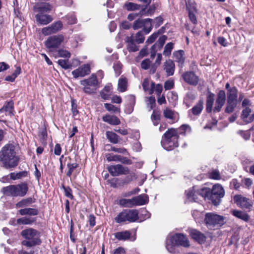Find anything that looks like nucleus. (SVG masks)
<instances>
[{
	"label": "nucleus",
	"instance_id": "obj_1",
	"mask_svg": "<svg viewBox=\"0 0 254 254\" xmlns=\"http://www.w3.org/2000/svg\"><path fill=\"white\" fill-rule=\"evenodd\" d=\"M186 194L189 201H196L197 195H199L205 200L211 201L214 205H217L220 203L221 199L224 197L225 190L221 185L216 184L213 186L212 189L204 187L196 190L194 187H193L186 190Z\"/></svg>",
	"mask_w": 254,
	"mask_h": 254
},
{
	"label": "nucleus",
	"instance_id": "obj_41",
	"mask_svg": "<svg viewBox=\"0 0 254 254\" xmlns=\"http://www.w3.org/2000/svg\"><path fill=\"white\" fill-rule=\"evenodd\" d=\"M119 205L125 207H132L133 203L132 198L131 199L122 198L119 200Z\"/></svg>",
	"mask_w": 254,
	"mask_h": 254
},
{
	"label": "nucleus",
	"instance_id": "obj_56",
	"mask_svg": "<svg viewBox=\"0 0 254 254\" xmlns=\"http://www.w3.org/2000/svg\"><path fill=\"white\" fill-rule=\"evenodd\" d=\"M104 107L108 111H112L114 113L120 111V109L119 108L111 104L105 103L104 104Z\"/></svg>",
	"mask_w": 254,
	"mask_h": 254
},
{
	"label": "nucleus",
	"instance_id": "obj_47",
	"mask_svg": "<svg viewBox=\"0 0 254 254\" xmlns=\"http://www.w3.org/2000/svg\"><path fill=\"white\" fill-rule=\"evenodd\" d=\"M174 44L172 42L167 43L165 47L163 52L164 55L166 56H169L171 55L172 50L173 49Z\"/></svg>",
	"mask_w": 254,
	"mask_h": 254
},
{
	"label": "nucleus",
	"instance_id": "obj_59",
	"mask_svg": "<svg viewBox=\"0 0 254 254\" xmlns=\"http://www.w3.org/2000/svg\"><path fill=\"white\" fill-rule=\"evenodd\" d=\"M174 86V82L173 80H168L164 83V88L166 90L172 89Z\"/></svg>",
	"mask_w": 254,
	"mask_h": 254
},
{
	"label": "nucleus",
	"instance_id": "obj_20",
	"mask_svg": "<svg viewBox=\"0 0 254 254\" xmlns=\"http://www.w3.org/2000/svg\"><path fill=\"white\" fill-rule=\"evenodd\" d=\"M190 235L191 238L199 244L204 243L206 241V236L203 233L195 229L190 230Z\"/></svg>",
	"mask_w": 254,
	"mask_h": 254
},
{
	"label": "nucleus",
	"instance_id": "obj_40",
	"mask_svg": "<svg viewBox=\"0 0 254 254\" xmlns=\"http://www.w3.org/2000/svg\"><path fill=\"white\" fill-rule=\"evenodd\" d=\"M203 102L202 100H200L198 103L194 106L191 109L192 113L194 115H199L203 108Z\"/></svg>",
	"mask_w": 254,
	"mask_h": 254
},
{
	"label": "nucleus",
	"instance_id": "obj_23",
	"mask_svg": "<svg viewBox=\"0 0 254 254\" xmlns=\"http://www.w3.org/2000/svg\"><path fill=\"white\" fill-rule=\"evenodd\" d=\"M133 206L145 204L148 201V197L145 194H140L132 197Z\"/></svg>",
	"mask_w": 254,
	"mask_h": 254
},
{
	"label": "nucleus",
	"instance_id": "obj_6",
	"mask_svg": "<svg viewBox=\"0 0 254 254\" xmlns=\"http://www.w3.org/2000/svg\"><path fill=\"white\" fill-rule=\"evenodd\" d=\"M225 218L223 216L213 213L205 214L204 222L206 227L210 230L217 229L224 225Z\"/></svg>",
	"mask_w": 254,
	"mask_h": 254
},
{
	"label": "nucleus",
	"instance_id": "obj_21",
	"mask_svg": "<svg viewBox=\"0 0 254 254\" xmlns=\"http://www.w3.org/2000/svg\"><path fill=\"white\" fill-rule=\"evenodd\" d=\"M18 164V160H0V166L6 169H12Z\"/></svg>",
	"mask_w": 254,
	"mask_h": 254
},
{
	"label": "nucleus",
	"instance_id": "obj_13",
	"mask_svg": "<svg viewBox=\"0 0 254 254\" xmlns=\"http://www.w3.org/2000/svg\"><path fill=\"white\" fill-rule=\"evenodd\" d=\"M107 169L113 176H118L121 175H126L128 174L129 172L127 168L125 167L120 164L109 166L107 167Z\"/></svg>",
	"mask_w": 254,
	"mask_h": 254
},
{
	"label": "nucleus",
	"instance_id": "obj_9",
	"mask_svg": "<svg viewBox=\"0 0 254 254\" xmlns=\"http://www.w3.org/2000/svg\"><path fill=\"white\" fill-rule=\"evenodd\" d=\"M17 148L12 144L4 145L0 151V159H15L17 158Z\"/></svg>",
	"mask_w": 254,
	"mask_h": 254
},
{
	"label": "nucleus",
	"instance_id": "obj_22",
	"mask_svg": "<svg viewBox=\"0 0 254 254\" xmlns=\"http://www.w3.org/2000/svg\"><path fill=\"white\" fill-rule=\"evenodd\" d=\"M52 6L49 3H37L34 6V9L39 13L49 12L52 10Z\"/></svg>",
	"mask_w": 254,
	"mask_h": 254
},
{
	"label": "nucleus",
	"instance_id": "obj_34",
	"mask_svg": "<svg viewBox=\"0 0 254 254\" xmlns=\"http://www.w3.org/2000/svg\"><path fill=\"white\" fill-rule=\"evenodd\" d=\"M162 91V86L160 84H155L154 82H151L150 88L149 89V93L152 94L154 92H155L157 96H159Z\"/></svg>",
	"mask_w": 254,
	"mask_h": 254
},
{
	"label": "nucleus",
	"instance_id": "obj_24",
	"mask_svg": "<svg viewBox=\"0 0 254 254\" xmlns=\"http://www.w3.org/2000/svg\"><path fill=\"white\" fill-rule=\"evenodd\" d=\"M164 69L165 70L167 76L173 75L175 66L172 60H168L166 61L164 63Z\"/></svg>",
	"mask_w": 254,
	"mask_h": 254
},
{
	"label": "nucleus",
	"instance_id": "obj_16",
	"mask_svg": "<svg viewBox=\"0 0 254 254\" xmlns=\"http://www.w3.org/2000/svg\"><path fill=\"white\" fill-rule=\"evenodd\" d=\"M90 67L89 64H84L72 71V74L75 78L84 77L90 74Z\"/></svg>",
	"mask_w": 254,
	"mask_h": 254
},
{
	"label": "nucleus",
	"instance_id": "obj_43",
	"mask_svg": "<svg viewBox=\"0 0 254 254\" xmlns=\"http://www.w3.org/2000/svg\"><path fill=\"white\" fill-rule=\"evenodd\" d=\"M27 175V172L22 171L18 173H11L10 174V177L12 180H15L21 179L22 178L25 177Z\"/></svg>",
	"mask_w": 254,
	"mask_h": 254
},
{
	"label": "nucleus",
	"instance_id": "obj_48",
	"mask_svg": "<svg viewBox=\"0 0 254 254\" xmlns=\"http://www.w3.org/2000/svg\"><path fill=\"white\" fill-rule=\"evenodd\" d=\"M178 131V134H185L186 132H190L191 128L190 126L186 125L181 126L179 128L176 129Z\"/></svg>",
	"mask_w": 254,
	"mask_h": 254
},
{
	"label": "nucleus",
	"instance_id": "obj_14",
	"mask_svg": "<svg viewBox=\"0 0 254 254\" xmlns=\"http://www.w3.org/2000/svg\"><path fill=\"white\" fill-rule=\"evenodd\" d=\"M226 102V93L224 90H220L217 94L214 112H219Z\"/></svg>",
	"mask_w": 254,
	"mask_h": 254
},
{
	"label": "nucleus",
	"instance_id": "obj_28",
	"mask_svg": "<svg viewBox=\"0 0 254 254\" xmlns=\"http://www.w3.org/2000/svg\"><path fill=\"white\" fill-rule=\"evenodd\" d=\"M232 214L236 217L240 219L245 222H247L250 219L249 215L241 210H233L232 211Z\"/></svg>",
	"mask_w": 254,
	"mask_h": 254
},
{
	"label": "nucleus",
	"instance_id": "obj_18",
	"mask_svg": "<svg viewBox=\"0 0 254 254\" xmlns=\"http://www.w3.org/2000/svg\"><path fill=\"white\" fill-rule=\"evenodd\" d=\"M35 18L36 21L41 25H47L53 20L51 15L42 13L37 14Z\"/></svg>",
	"mask_w": 254,
	"mask_h": 254
},
{
	"label": "nucleus",
	"instance_id": "obj_7",
	"mask_svg": "<svg viewBox=\"0 0 254 254\" xmlns=\"http://www.w3.org/2000/svg\"><path fill=\"white\" fill-rule=\"evenodd\" d=\"M80 83L83 86L84 93L91 94L96 92L99 82L96 74H92L89 78L81 80Z\"/></svg>",
	"mask_w": 254,
	"mask_h": 254
},
{
	"label": "nucleus",
	"instance_id": "obj_64",
	"mask_svg": "<svg viewBox=\"0 0 254 254\" xmlns=\"http://www.w3.org/2000/svg\"><path fill=\"white\" fill-rule=\"evenodd\" d=\"M218 42L224 47H226L228 45L227 40L223 37H219L218 38Z\"/></svg>",
	"mask_w": 254,
	"mask_h": 254
},
{
	"label": "nucleus",
	"instance_id": "obj_60",
	"mask_svg": "<svg viewBox=\"0 0 254 254\" xmlns=\"http://www.w3.org/2000/svg\"><path fill=\"white\" fill-rule=\"evenodd\" d=\"M115 73L119 76L121 73L122 64L120 63H115L113 66Z\"/></svg>",
	"mask_w": 254,
	"mask_h": 254
},
{
	"label": "nucleus",
	"instance_id": "obj_42",
	"mask_svg": "<svg viewBox=\"0 0 254 254\" xmlns=\"http://www.w3.org/2000/svg\"><path fill=\"white\" fill-rule=\"evenodd\" d=\"M13 108V103L12 102H8L5 105L0 109V113L5 112L8 113L9 115L12 114V110Z\"/></svg>",
	"mask_w": 254,
	"mask_h": 254
},
{
	"label": "nucleus",
	"instance_id": "obj_49",
	"mask_svg": "<svg viewBox=\"0 0 254 254\" xmlns=\"http://www.w3.org/2000/svg\"><path fill=\"white\" fill-rule=\"evenodd\" d=\"M57 63L59 65L65 69H69L71 67V65L68 63V60L60 59Z\"/></svg>",
	"mask_w": 254,
	"mask_h": 254
},
{
	"label": "nucleus",
	"instance_id": "obj_30",
	"mask_svg": "<svg viewBox=\"0 0 254 254\" xmlns=\"http://www.w3.org/2000/svg\"><path fill=\"white\" fill-rule=\"evenodd\" d=\"M106 135L109 141L114 144L119 143L120 140V137L114 132L112 131H107L106 132Z\"/></svg>",
	"mask_w": 254,
	"mask_h": 254
},
{
	"label": "nucleus",
	"instance_id": "obj_36",
	"mask_svg": "<svg viewBox=\"0 0 254 254\" xmlns=\"http://www.w3.org/2000/svg\"><path fill=\"white\" fill-rule=\"evenodd\" d=\"M36 221V219L30 217H23L17 220V224L19 225H31Z\"/></svg>",
	"mask_w": 254,
	"mask_h": 254
},
{
	"label": "nucleus",
	"instance_id": "obj_10",
	"mask_svg": "<svg viewBox=\"0 0 254 254\" xmlns=\"http://www.w3.org/2000/svg\"><path fill=\"white\" fill-rule=\"evenodd\" d=\"M64 40V36L62 34L51 36L45 41L46 47L52 50L58 48Z\"/></svg>",
	"mask_w": 254,
	"mask_h": 254
},
{
	"label": "nucleus",
	"instance_id": "obj_19",
	"mask_svg": "<svg viewBox=\"0 0 254 254\" xmlns=\"http://www.w3.org/2000/svg\"><path fill=\"white\" fill-rule=\"evenodd\" d=\"M241 117L246 124L250 123L254 120V112L249 107H246L243 110Z\"/></svg>",
	"mask_w": 254,
	"mask_h": 254
},
{
	"label": "nucleus",
	"instance_id": "obj_2",
	"mask_svg": "<svg viewBox=\"0 0 254 254\" xmlns=\"http://www.w3.org/2000/svg\"><path fill=\"white\" fill-rule=\"evenodd\" d=\"M179 135L174 128H169L163 135L161 140L162 147L167 150H172L179 146Z\"/></svg>",
	"mask_w": 254,
	"mask_h": 254
},
{
	"label": "nucleus",
	"instance_id": "obj_25",
	"mask_svg": "<svg viewBox=\"0 0 254 254\" xmlns=\"http://www.w3.org/2000/svg\"><path fill=\"white\" fill-rule=\"evenodd\" d=\"M134 37L132 35L127 36L126 38V42L127 43V49L129 52H134L139 50V46L134 43Z\"/></svg>",
	"mask_w": 254,
	"mask_h": 254
},
{
	"label": "nucleus",
	"instance_id": "obj_27",
	"mask_svg": "<svg viewBox=\"0 0 254 254\" xmlns=\"http://www.w3.org/2000/svg\"><path fill=\"white\" fill-rule=\"evenodd\" d=\"M238 104V100H227L225 112L230 114L234 111Z\"/></svg>",
	"mask_w": 254,
	"mask_h": 254
},
{
	"label": "nucleus",
	"instance_id": "obj_35",
	"mask_svg": "<svg viewBox=\"0 0 254 254\" xmlns=\"http://www.w3.org/2000/svg\"><path fill=\"white\" fill-rule=\"evenodd\" d=\"M184 52L182 50L176 52L174 53V56L175 60L179 64V66L182 67L185 61V58L184 57Z\"/></svg>",
	"mask_w": 254,
	"mask_h": 254
},
{
	"label": "nucleus",
	"instance_id": "obj_51",
	"mask_svg": "<svg viewBox=\"0 0 254 254\" xmlns=\"http://www.w3.org/2000/svg\"><path fill=\"white\" fill-rule=\"evenodd\" d=\"M144 40V37L142 31L138 32L135 37H134V41L137 43H142Z\"/></svg>",
	"mask_w": 254,
	"mask_h": 254
},
{
	"label": "nucleus",
	"instance_id": "obj_37",
	"mask_svg": "<svg viewBox=\"0 0 254 254\" xmlns=\"http://www.w3.org/2000/svg\"><path fill=\"white\" fill-rule=\"evenodd\" d=\"M127 79L122 76L118 81V89L120 92H123L127 90Z\"/></svg>",
	"mask_w": 254,
	"mask_h": 254
},
{
	"label": "nucleus",
	"instance_id": "obj_61",
	"mask_svg": "<svg viewBox=\"0 0 254 254\" xmlns=\"http://www.w3.org/2000/svg\"><path fill=\"white\" fill-rule=\"evenodd\" d=\"M112 254H127V253L124 248L120 247L113 250Z\"/></svg>",
	"mask_w": 254,
	"mask_h": 254
},
{
	"label": "nucleus",
	"instance_id": "obj_12",
	"mask_svg": "<svg viewBox=\"0 0 254 254\" xmlns=\"http://www.w3.org/2000/svg\"><path fill=\"white\" fill-rule=\"evenodd\" d=\"M63 27V23L61 21H58L47 27L43 28L41 32L45 36L50 35L60 31Z\"/></svg>",
	"mask_w": 254,
	"mask_h": 254
},
{
	"label": "nucleus",
	"instance_id": "obj_38",
	"mask_svg": "<svg viewBox=\"0 0 254 254\" xmlns=\"http://www.w3.org/2000/svg\"><path fill=\"white\" fill-rule=\"evenodd\" d=\"M33 202H34L33 199L31 197H28L25 199H23L20 201L18 202L15 204V207L17 208L26 207Z\"/></svg>",
	"mask_w": 254,
	"mask_h": 254
},
{
	"label": "nucleus",
	"instance_id": "obj_4",
	"mask_svg": "<svg viewBox=\"0 0 254 254\" xmlns=\"http://www.w3.org/2000/svg\"><path fill=\"white\" fill-rule=\"evenodd\" d=\"M21 235L24 239L21 242V245L23 246L31 248L39 245L41 243L39 233L33 228H29L22 230L21 232Z\"/></svg>",
	"mask_w": 254,
	"mask_h": 254
},
{
	"label": "nucleus",
	"instance_id": "obj_33",
	"mask_svg": "<svg viewBox=\"0 0 254 254\" xmlns=\"http://www.w3.org/2000/svg\"><path fill=\"white\" fill-rule=\"evenodd\" d=\"M214 94L213 93L209 94L206 99V110L208 113H211L213 111V105L214 103Z\"/></svg>",
	"mask_w": 254,
	"mask_h": 254
},
{
	"label": "nucleus",
	"instance_id": "obj_45",
	"mask_svg": "<svg viewBox=\"0 0 254 254\" xmlns=\"http://www.w3.org/2000/svg\"><path fill=\"white\" fill-rule=\"evenodd\" d=\"M128 99L129 101L130 107L128 109H126L125 112L127 114H130L133 111V106L135 103V97L133 95H130L128 96Z\"/></svg>",
	"mask_w": 254,
	"mask_h": 254
},
{
	"label": "nucleus",
	"instance_id": "obj_8",
	"mask_svg": "<svg viewBox=\"0 0 254 254\" xmlns=\"http://www.w3.org/2000/svg\"><path fill=\"white\" fill-rule=\"evenodd\" d=\"M138 219V212L136 209H126L120 212L115 218L117 223L128 221L134 222Z\"/></svg>",
	"mask_w": 254,
	"mask_h": 254
},
{
	"label": "nucleus",
	"instance_id": "obj_17",
	"mask_svg": "<svg viewBox=\"0 0 254 254\" xmlns=\"http://www.w3.org/2000/svg\"><path fill=\"white\" fill-rule=\"evenodd\" d=\"M167 37L165 35L161 36L159 38L158 41L151 47L150 49L151 58H154L156 52L160 50L162 48L166 40H167Z\"/></svg>",
	"mask_w": 254,
	"mask_h": 254
},
{
	"label": "nucleus",
	"instance_id": "obj_52",
	"mask_svg": "<svg viewBox=\"0 0 254 254\" xmlns=\"http://www.w3.org/2000/svg\"><path fill=\"white\" fill-rule=\"evenodd\" d=\"M144 24V19L138 18L134 21L132 27L134 30H137L142 27Z\"/></svg>",
	"mask_w": 254,
	"mask_h": 254
},
{
	"label": "nucleus",
	"instance_id": "obj_63",
	"mask_svg": "<svg viewBox=\"0 0 254 254\" xmlns=\"http://www.w3.org/2000/svg\"><path fill=\"white\" fill-rule=\"evenodd\" d=\"M189 16L190 20L194 24L197 22V18L193 11L189 10Z\"/></svg>",
	"mask_w": 254,
	"mask_h": 254
},
{
	"label": "nucleus",
	"instance_id": "obj_53",
	"mask_svg": "<svg viewBox=\"0 0 254 254\" xmlns=\"http://www.w3.org/2000/svg\"><path fill=\"white\" fill-rule=\"evenodd\" d=\"M209 178L213 180H220L221 179L220 174L218 171L213 170L209 173Z\"/></svg>",
	"mask_w": 254,
	"mask_h": 254
},
{
	"label": "nucleus",
	"instance_id": "obj_3",
	"mask_svg": "<svg viewBox=\"0 0 254 254\" xmlns=\"http://www.w3.org/2000/svg\"><path fill=\"white\" fill-rule=\"evenodd\" d=\"M176 246H182L189 247V241L188 238L182 234H176L173 235H169L166 239V248L168 252L174 253Z\"/></svg>",
	"mask_w": 254,
	"mask_h": 254
},
{
	"label": "nucleus",
	"instance_id": "obj_62",
	"mask_svg": "<svg viewBox=\"0 0 254 254\" xmlns=\"http://www.w3.org/2000/svg\"><path fill=\"white\" fill-rule=\"evenodd\" d=\"M159 35V33H154L152 34L147 40L146 43L151 44L152 43L155 39L158 37Z\"/></svg>",
	"mask_w": 254,
	"mask_h": 254
},
{
	"label": "nucleus",
	"instance_id": "obj_32",
	"mask_svg": "<svg viewBox=\"0 0 254 254\" xmlns=\"http://www.w3.org/2000/svg\"><path fill=\"white\" fill-rule=\"evenodd\" d=\"M238 90L236 87H232L227 92V100H238Z\"/></svg>",
	"mask_w": 254,
	"mask_h": 254
},
{
	"label": "nucleus",
	"instance_id": "obj_5",
	"mask_svg": "<svg viewBox=\"0 0 254 254\" xmlns=\"http://www.w3.org/2000/svg\"><path fill=\"white\" fill-rule=\"evenodd\" d=\"M26 184L22 183L16 185H10L2 189V192L4 195L12 196H24L28 191Z\"/></svg>",
	"mask_w": 254,
	"mask_h": 254
},
{
	"label": "nucleus",
	"instance_id": "obj_15",
	"mask_svg": "<svg viewBox=\"0 0 254 254\" xmlns=\"http://www.w3.org/2000/svg\"><path fill=\"white\" fill-rule=\"evenodd\" d=\"M183 80L191 85H196L198 82V77L193 71H187L182 75Z\"/></svg>",
	"mask_w": 254,
	"mask_h": 254
},
{
	"label": "nucleus",
	"instance_id": "obj_39",
	"mask_svg": "<svg viewBox=\"0 0 254 254\" xmlns=\"http://www.w3.org/2000/svg\"><path fill=\"white\" fill-rule=\"evenodd\" d=\"M124 7L127 11H133L139 9L140 5L131 2H126L124 5Z\"/></svg>",
	"mask_w": 254,
	"mask_h": 254
},
{
	"label": "nucleus",
	"instance_id": "obj_44",
	"mask_svg": "<svg viewBox=\"0 0 254 254\" xmlns=\"http://www.w3.org/2000/svg\"><path fill=\"white\" fill-rule=\"evenodd\" d=\"M144 24L143 25V30L146 33H149L152 29V19L150 18H146L144 19Z\"/></svg>",
	"mask_w": 254,
	"mask_h": 254
},
{
	"label": "nucleus",
	"instance_id": "obj_46",
	"mask_svg": "<svg viewBox=\"0 0 254 254\" xmlns=\"http://www.w3.org/2000/svg\"><path fill=\"white\" fill-rule=\"evenodd\" d=\"M162 60V55L161 54H158L157 55V58L155 63L152 65L150 71L154 73L155 72L156 68L160 65Z\"/></svg>",
	"mask_w": 254,
	"mask_h": 254
},
{
	"label": "nucleus",
	"instance_id": "obj_57",
	"mask_svg": "<svg viewBox=\"0 0 254 254\" xmlns=\"http://www.w3.org/2000/svg\"><path fill=\"white\" fill-rule=\"evenodd\" d=\"M78 166V164L76 163H68L67 167L68 168V171L67 172V176L70 177L73 171V170Z\"/></svg>",
	"mask_w": 254,
	"mask_h": 254
},
{
	"label": "nucleus",
	"instance_id": "obj_50",
	"mask_svg": "<svg viewBox=\"0 0 254 254\" xmlns=\"http://www.w3.org/2000/svg\"><path fill=\"white\" fill-rule=\"evenodd\" d=\"M163 115L167 119H174V112L169 108H166L164 110Z\"/></svg>",
	"mask_w": 254,
	"mask_h": 254
},
{
	"label": "nucleus",
	"instance_id": "obj_29",
	"mask_svg": "<svg viewBox=\"0 0 254 254\" xmlns=\"http://www.w3.org/2000/svg\"><path fill=\"white\" fill-rule=\"evenodd\" d=\"M131 233L129 231L118 232L115 234V237L120 241H126L130 238Z\"/></svg>",
	"mask_w": 254,
	"mask_h": 254
},
{
	"label": "nucleus",
	"instance_id": "obj_58",
	"mask_svg": "<svg viewBox=\"0 0 254 254\" xmlns=\"http://www.w3.org/2000/svg\"><path fill=\"white\" fill-rule=\"evenodd\" d=\"M151 62L148 59H146L142 61L141 63V67L143 69H148L151 64Z\"/></svg>",
	"mask_w": 254,
	"mask_h": 254
},
{
	"label": "nucleus",
	"instance_id": "obj_31",
	"mask_svg": "<svg viewBox=\"0 0 254 254\" xmlns=\"http://www.w3.org/2000/svg\"><path fill=\"white\" fill-rule=\"evenodd\" d=\"M18 213L21 215H28L30 216H35L38 215V211L35 208H25L20 209L18 211Z\"/></svg>",
	"mask_w": 254,
	"mask_h": 254
},
{
	"label": "nucleus",
	"instance_id": "obj_54",
	"mask_svg": "<svg viewBox=\"0 0 254 254\" xmlns=\"http://www.w3.org/2000/svg\"><path fill=\"white\" fill-rule=\"evenodd\" d=\"M39 137L42 141L46 140L47 137V130L45 127H43L40 129L39 133Z\"/></svg>",
	"mask_w": 254,
	"mask_h": 254
},
{
	"label": "nucleus",
	"instance_id": "obj_11",
	"mask_svg": "<svg viewBox=\"0 0 254 254\" xmlns=\"http://www.w3.org/2000/svg\"><path fill=\"white\" fill-rule=\"evenodd\" d=\"M234 201L238 207L244 209L250 210L253 205V202L251 199L241 194L235 195Z\"/></svg>",
	"mask_w": 254,
	"mask_h": 254
},
{
	"label": "nucleus",
	"instance_id": "obj_55",
	"mask_svg": "<svg viewBox=\"0 0 254 254\" xmlns=\"http://www.w3.org/2000/svg\"><path fill=\"white\" fill-rule=\"evenodd\" d=\"M58 54L59 57L66 58H69L71 56L70 53L68 51L64 49H60L58 50Z\"/></svg>",
	"mask_w": 254,
	"mask_h": 254
},
{
	"label": "nucleus",
	"instance_id": "obj_26",
	"mask_svg": "<svg viewBox=\"0 0 254 254\" xmlns=\"http://www.w3.org/2000/svg\"><path fill=\"white\" fill-rule=\"evenodd\" d=\"M103 121L112 125H118L121 123L120 119L115 116L106 115L102 118Z\"/></svg>",
	"mask_w": 254,
	"mask_h": 254
}]
</instances>
